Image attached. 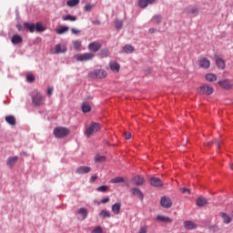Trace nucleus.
<instances>
[{
    "label": "nucleus",
    "instance_id": "obj_29",
    "mask_svg": "<svg viewBox=\"0 0 233 233\" xmlns=\"http://www.w3.org/2000/svg\"><path fill=\"white\" fill-rule=\"evenodd\" d=\"M92 107H90V105L86 102H85L82 105V111L84 112V114H88V112H91Z\"/></svg>",
    "mask_w": 233,
    "mask_h": 233
},
{
    "label": "nucleus",
    "instance_id": "obj_21",
    "mask_svg": "<svg viewBox=\"0 0 233 233\" xmlns=\"http://www.w3.org/2000/svg\"><path fill=\"white\" fill-rule=\"evenodd\" d=\"M69 28L68 26L66 25H62V26H59L56 29V33L58 35H63V34H65L66 32H68Z\"/></svg>",
    "mask_w": 233,
    "mask_h": 233
},
{
    "label": "nucleus",
    "instance_id": "obj_47",
    "mask_svg": "<svg viewBox=\"0 0 233 233\" xmlns=\"http://www.w3.org/2000/svg\"><path fill=\"white\" fill-rule=\"evenodd\" d=\"M92 8H94L93 5H85L86 12H90V10H92Z\"/></svg>",
    "mask_w": 233,
    "mask_h": 233
},
{
    "label": "nucleus",
    "instance_id": "obj_17",
    "mask_svg": "<svg viewBox=\"0 0 233 233\" xmlns=\"http://www.w3.org/2000/svg\"><path fill=\"white\" fill-rule=\"evenodd\" d=\"M184 227L185 228H187V230H194V228H198V226H196L195 223L190 220L185 221Z\"/></svg>",
    "mask_w": 233,
    "mask_h": 233
},
{
    "label": "nucleus",
    "instance_id": "obj_10",
    "mask_svg": "<svg viewBox=\"0 0 233 233\" xmlns=\"http://www.w3.org/2000/svg\"><path fill=\"white\" fill-rule=\"evenodd\" d=\"M198 66L200 68H210V60H208L207 57L200 58L198 60Z\"/></svg>",
    "mask_w": 233,
    "mask_h": 233
},
{
    "label": "nucleus",
    "instance_id": "obj_38",
    "mask_svg": "<svg viewBox=\"0 0 233 233\" xmlns=\"http://www.w3.org/2000/svg\"><path fill=\"white\" fill-rule=\"evenodd\" d=\"M157 219H158L159 221H167V223H170V221H172L170 218L165 216H157Z\"/></svg>",
    "mask_w": 233,
    "mask_h": 233
},
{
    "label": "nucleus",
    "instance_id": "obj_31",
    "mask_svg": "<svg viewBox=\"0 0 233 233\" xmlns=\"http://www.w3.org/2000/svg\"><path fill=\"white\" fill-rule=\"evenodd\" d=\"M221 218L224 220V223H226V225H228V223H230V221H232V218L227 215V213H221Z\"/></svg>",
    "mask_w": 233,
    "mask_h": 233
},
{
    "label": "nucleus",
    "instance_id": "obj_50",
    "mask_svg": "<svg viewBox=\"0 0 233 233\" xmlns=\"http://www.w3.org/2000/svg\"><path fill=\"white\" fill-rule=\"evenodd\" d=\"M71 32H72V34H75L76 35H77V34H81V31L77 28H72Z\"/></svg>",
    "mask_w": 233,
    "mask_h": 233
},
{
    "label": "nucleus",
    "instance_id": "obj_45",
    "mask_svg": "<svg viewBox=\"0 0 233 233\" xmlns=\"http://www.w3.org/2000/svg\"><path fill=\"white\" fill-rule=\"evenodd\" d=\"M198 7H193L189 9V14H193L194 15H198Z\"/></svg>",
    "mask_w": 233,
    "mask_h": 233
},
{
    "label": "nucleus",
    "instance_id": "obj_58",
    "mask_svg": "<svg viewBox=\"0 0 233 233\" xmlns=\"http://www.w3.org/2000/svg\"><path fill=\"white\" fill-rule=\"evenodd\" d=\"M155 32H156V29H154V28L149 29V34H154Z\"/></svg>",
    "mask_w": 233,
    "mask_h": 233
},
{
    "label": "nucleus",
    "instance_id": "obj_44",
    "mask_svg": "<svg viewBox=\"0 0 233 233\" xmlns=\"http://www.w3.org/2000/svg\"><path fill=\"white\" fill-rule=\"evenodd\" d=\"M26 80L28 81V83H34V81H35V76H34V75H27Z\"/></svg>",
    "mask_w": 233,
    "mask_h": 233
},
{
    "label": "nucleus",
    "instance_id": "obj_42",
    "mask_svg": "<svg viewBox=\"0 0 233 233\" xmlns=\"http://www.w3.org/2000/svg\"><path fill=\"white\" fill-rule=\"evenodd\" d=\"M116 28L117 30H121V28H123V21L121 20H116Z\"/></svg>",
    "mask_w": 233,
    "mask_h": 233
},
{
    "label": "nucleus",
    "instance_id": "obj_43",
    "mask_svg": "<svg viewBox=\"0 0 233 233\" xmlns=\"http://www.w3.org/2000/svg\"><path fill=\"white\" fill-rule=\"evenodd\" d=\"M97 192H106L108 190V186H100L96 188Z\"/></svg>",
    "mask_w": 233,
    "mask_h": 233
},
{
    "label": "nucleus",
    "instance_id": "obj_61",
    "mask_svg": "<svg viewBox=\"0 0 233 233\" xmlns=\"http://www.w3.org/2000/svg\"><path fill=\"white\" fill-rule=\"evenodd\" d=\"M213 142H208L207 146L210 147V145H212Z\"/></svg>",
    "mask_w": 233,
    "mask_h": 233
},
{
    "label": "nucleus",
    "instance_id": "obj_27",
    "mask_svg": "<svg viewBox=\"0 0 233 233\" xmlns=\"http://www.w3.org/2000/svg\"><path fill=\"white\" fill-rule=\"evenodd\" d=\"M216 65L221 70H225L226 64H225V60H223L222 58H218L216 60Z\"/></svg>",
    "mask_w": 233,
    "mask_h": 233
},
{
    "label": "nucleus",
    "instance_id": "obj_51",
    "mask_svg": "<svg viewBox=\"0 0 233 233\" xmlns=\"http://www.w3.org/2000/svg\"><path fill=\"white\" fill-rule=\"evenodd\" d=\"M124 136H125L126 139H131V137H132V133H130V132H125V133H124Z\"/></svg>",
    "mask_w": 233,
    "mask_h": 233
},
{
    "label": "nucleus",
    "instance_id": "obj_28",
    "mask_svg": "<svg viewBox=\"0 0 233 233\" xmlns=\"http://www.w3.org/2000/svg\"><path fill=\"white\" fill-rule=\"evenodd\" d=\"M63 21H71L72 23L77 21V17L72 15H67L62 17Z\"/></svg>",
    "mask_w": 233,
    "mask_h": 233
},
{
    "label": "nucleus",
    "instance_id": "obj_20",
    "mask_svg": "<svg viewBox=\"0 0 233 233\" xmlns=\"http://www.w3.org/2000/svg\"><path fill=\"white\" fill-rule=\"evenodd\" d=\"M5 121L8 125H11V127H15L16 125L15 116L12 115L5 116Z\"/></svg>",
    "mask_w": 233,
    "mask_h": 233
},
{
    "label": "nucleus",
    "instance_id": "obj_37",
    "mask_svg": "<svg viewBox=\"0 0 233 233\" xmlns=\"http://www.w3.org/2000/svg\"><path fill=\"white\" fill-rule=\"evenodd\" d=\"M138 5L140 8H147L148 6V2L147 0H139Z\"/></svg>",
    "mask_w": 233,
    "mask_h": 233
},
{
    "label": "nucleus",
    "instance_id": "obj_26",
    "mask_svg": "<svg viewBox=\"0 0 233 233\" xmlns=\"http://www.w3.org/2000/svg\"><path fill=\"white\" fill-rule=\"evenodd\" d=\"M208 202L207 201V198H203V197H199L197 199V206L198 207H205V205H207Z\"/></svg>",
    "mask_w": 233,
    "mask_h": 233
},
{
    "label": "nucleus",
    "instance_id": "obj_22",
    "mask_svg": "<svg viewBox=\"0 0 233 233\" xmlns=\"http://www.w3.org/2000/svg\"><path fill=\"white\" fill-rule=\"evenodd\" d=\"M13 45H19L20 43H23V37L19 35H13L11 39Z\"/></svg>",
    "mask_w": 233,
    "mask_h": 233
},
{
    "label": "nucleus",
    "instance_id": "obj_24",
    "mask_svg": "<svg viewBox=\"0 0 233 233\" xmlns=\"http://www.w3.org/2000/svg\"><path fill=\"white\" fill-rule=\"evenodd\" d=\"M24 26H25V28L29 30V32H31V34H34V32H35V24H30L28 22H25L24 24Z\"/></svg>",
    "mask_w": 233,
    "mask_h": 233
},
{
    "label": "nucleus",
    "instance_id": "obj_57",
    "mask_svg": "<svg viewBox=\"0 0 233 233\" xmlns=\"http://www.w3.org/2000/svg\"><path fill=\"white\" fill-rule=\"evenodd\" d=\"M16 27L19 30V32H21L23 30V26H21V25H17Z\"/></svg>",
    "mask_w": 233,
    "mask_h": 233
},
{
    "label": "nucleus",
    "instance_id": "obj_54",
    "mask_svg": "<svg viewBox=\"0 0 233 233\" xmlns=\"http://www.w3.org/2000/svg\"><path fill=\"white\" fill-rule=\"evenodd\" d=\"M108 201H110V198H106L101 200V203L105 205V203H108Z\"/></svg>",
    "mask_w": 233,
    "mask_h": 233
},
{
    "label": "nucleus",
    "instance_id": "obj_56",
    "mask_svg": "<svg viewBox=\"0 0 233 233\" xmlns=\"http://www.w3.org/2000/svg\"><path fill=\"white\" fill-rule=\"evenodd\" d=\"M156 3V0H147V5H154Z\"/></svg>",
    "mask_w": 233,
    "mask_h": 233
},
{
    "label": "nucleus",
    "instance_id": "obj_5",
    "mask_svg": "<svg viewBox=\"0 0 233 233\" xmlns=\"http://www.w3.org/2000/svg\"><path fill=\"white\" fill-rule=\"evenodd\" d=\"M91 77L94 79H105L106 76V71L104 69H96L94 72L90 73Z\"/></svg>",
    "mask_w": 233,
    "mask_h": 233
},
{
    "label": "nucleus",
    "instance_id": "obj_36",
    "mask_svg": "<svg viewBox=\"0 0 233 233\" xmlns=\"http://www.w3.org/2000/svg\"><path fill=\"white\" fill-rule=\"evenodd\" d=\"M106 157L105 156L96 155V156L95 157V161H96V163H104V161H106Z\"/></svg>",
    "mask_w": 233,
    "mask_h": 233
},
{
    "label": "nucleus",
    "instance_id": "obj_30",
    "mask_svg": "<svg viewBox=\"0 0 233 233\" xmlns=\"http://www.w3.org/2000/svg\"><path fill=\"white\" fill-rule=\"evenodd\" d=\"M109 182L113 184L125 183V178L123 177H116L112 178Z\"/></svg>",
    "mask_w": 233,
    "mask_h": 233
},
{
    "label": "nucleus",
    "instance_id": "obj_48",
    "mask_svg": "<svg viewBox=\"0 0 233 233\" xmlns=\"http://www.w3.org/2000/svg\"><path fill=\"white\" fill-rule=\"evenodd\" d=\"M180 192H181L182 194H187V192L188 194H190V189H188V188H187V187H181V188H180Z\"/></svg>",
    "mask_w": 233,
    "mask_h": 233
},
{
    "label": "nucleus",
    "instance_id": "obj_46",
    "mask_svg": "<svg viewBox=\"0 0 233 233\" xmlns=\"http://www.w3.org/2000/svg\"><path fill=\"white\" fill-rule=\"evenodd\" d=\"M92 233H103V228L98 226L92 231Z\"/></svg>",
    "mask_w": 233,
    "mask_h": 233
},
{
    "label": "nucleus",
    "instance_id": "obj_3",
    "mask_svg": "<svg viewBox=\"0 0 233 233\" xmlns=\"http://www.w3.org/2000/svg\"><path fill=\"white\" fill-rule=\"evenodd\" d=\"M96 57V55L92 53H84L76 56V61L85 62V61H92Z\"/></svg>",
    "mask_w": 233,
    "mask_h": 233
},
{
    "label": "nucleus",
    "instance_id": "obj_15",
    "mask_svg": "<svg viewBox=\"0 0 233 233\" xmlns=\"http://www.w3.org/2000/svg\"><path fill=\"white\" fill-rule=\"evenodd\" d=\"M90 170H92L89 167L86 166H81L79 167L76 168V174H88V172H90Z\"/></svg>",
    "mask_w": 233,
    "mask_h": 233
},
{
    "label": "nucleus",
    "instance_id": "obj_18",
    "mask_svg": "<svg viewBox=\"0 0 233 233\" xmlns=\"http://www.w3.org/2000/svg\"><path fill=\"white\" fill-rule=\"evenodd\" d=\"M109 68L112 70V72H119V69L121 68V66L117 62H110L109 63Z\"/></svg>",
    "mask_w": 233,
    "mask_h": 233
},
{
    "label": "nucleus",
    "instance_id": "obj_11",
    "mask_svg": "<svg viewBox=\"0 0 233 233\" xmlns=\"http://www.w3.org/2000/svg\"><path fill=\"white\" fill-rule=\"evenodd\" d=\"M77 214L78 219L84 221V219H86V216H88V210L86 208H81L78 209Z\"/></svg>",
    "mask_w": 233,
    "mask_h": 233
},
{
    "label": "nucleus",
    "instance_id": "obj_33",
    "mask_svg": "<svg viewBox=\"0 0 233 233\" xmlns=\"http://www.w3.org/2000/svg\"><path fill=\"white\" fill-rule=\"evenodd\" d=\"M80 0H68L66 2L67 6H70L71 8L74 6H77V5L79 4Z\"/></svg>",
    "mask_w": 233,
    "mask_h": 233
},
{
    "label": "nucleus",
    "instance_id": "obj_4",
    "mask_svg": "<svg viewBox=\"0 0 233 233\" xmlns=\"http://www.w3.org/2000/svg\"><path fill=\"white\" fill-rule=\"evenodd\" d=\"M198 94H202L204 96H212V94H214V87L205 85L198 87Z\"/></svg>",
    "mask_w": 233,
    "mask_h": 233
},
{
    "label": "nucleus",
    "instance_id": "obj_14",
    "mask_svg": "<svg viewBox=\"0 0 233 233\" xmlns=\"http://www.w3.org/2000/svg\"><path fill=\"white\" fill-rule=\"evenodd\" d=\"M132 183L137 185V187H142V185H145V178L141 176H136L134 177Z\"/></svg>",
    "mask_w": 233,
    "mask_h": 233
},
{
    "label": "nucleus",
    "instance_id": "obj_2",
    "mask_svg": "<svg viewBox=\"0 0 233 233\" xmlns=\"http://www.w3.org/2000/svg\"><path fill=\"white\" fill-rule=\"evenodd\" d=\"M70 134V129L68 127H58L54 129V136L58 139H63V137H66Z\"/></svg>",
    "mask_w": 233,
    "mask_h": 233
},
{
    "label": "nucleus",
    "instance_id": "obj_19",
    "mask_svg": "<svg viewBox=\"0 0 233 233\" xmlns=\"http://www.w3.org/2000/svg\"><path fill=\"white\" fill-rule=\"evenodd\" d=\"M111 210L113 212V214H115L116 216H117V214H119V212H121V203H115L112 208Z\"/></svg>",
    "mask_w": 233,
    "mask_h": 233
},
{
    "label": "nucleus",
    "instance_id": "obj_39",
    "mask_svg": "<svg viewBox=\"0 0 233 233\" xmlns=\"http://www.w3.org/2000/svg\"><path fill=\"white\" fill-rule=\"evenodd\" d=\"M161 15H156L153 16V23H157V25H159V23H161Z\"/></svg>",
    "mask_w": 233,
    "mask_h": 233
},
{
    "label": "nucleus",
    "instance_id": "obj_12",
    "mask_svg": "<svg viewBox=\"0 0 233 233\" xmlns=\"http://www.w3.org/2000/svg\"><path fill=\"white\" fill-rule=\"evenodd\" d=\"M88 50H90V52H99V50H101V44L98 42H92L88 45Z\"/></svg>",
    "mask_w": 233,
    "mask_h": 233
},
{
    "label": "nucleus",
    "instance_id": "obj_7",
    "mask_svg": "<svg viewBox=\"0 0 233 233\" xmlns=\"http://www.w3.org/2000/svg\"><path fill=\"white\" fill-rule=\"evenodd\" d=\"M218 85L224 90H230L233 87L232 80H229V79L219 80Z\"/></svg>",
    "mask_w": 233,
    "mask_h": 233
},
{
    "label": "nucleus",
    "instance_id": "obj_40",
    "mask_svg": "<svg viewBox=\"0 0 233 233\" xmlns=\"http://www.w3.org/2000/svg\"><path fill=\"white\" fill-rule=\"evenodd\" d=\"M73 46H74L75 50H79V48H81V41H79V40L74 41Z\"/></svg>",
    "mask_w": 233,
    "mask_h": 233
},
{
    "label": "nucleus",
    "instance_id": "obj_1",
    "mask_svg": "<svg viewBox=\"0 0 233 233\" xmlns=\"http://www.w3.org/2000/svg\"><path fill=\"white\" fill-rule=\"evenodd\" d=\"M101 129V125L99 123L91 122L89 127L85 131V136L90 137L93 134H96Z\"/></svg>",
    "mask_w": 233,
    "mask_h": 233
},
{
    "label": "nucleus",
    "instance_id": "obj_53",
    "mask_svg": "<svg viewBox=\"0 0 233 233\" xmlns=\"http://www.w3.org/2000/svg\"><path fill=\"white\" fill-rule=\"evenodd\" d=\"M54 94V87H48L47 89V96H52Z\"/></svg>",
    "mask_w": 233,
    "mask_h": 233
},
{
    "label": "nucleus",
    "instance_id": "obj_23",
    "mask_svg": "<svg viewBox=\"0 0 233 233\" xmlns=\"http://www.w3.org/2000/svg\"><path fill=\"white\" fill-rule=\"evenodd\" d=\"M17 159H19V157H10L7 158L6 165L7 167H12L13 165H15L17 163Z\"/></svg>",
    "mask_w": 233,
    "mask_h": 233
},
{
    "label": "nucleus",
    "instance_id": "obj_60",
    "mask_svg": "<svg viewBox=\"0 0 233 233\" xmlns=\"http://www.w3.org/2000/svg\"><path fill=\"white\" fill-rule=\"evenodd\" d=\"M229 168H230V170H233V162L229 163Z\"/></svg>",
    "mask_w": 233,
    "mask_h": 233
},
{
    "label": "nucleus",
    "instance_id": "obj_34",
    "mask_svg": "<svg viewBox=\"0 0 233 233\" xmlns=\"http://www.w3.org/2000/svg\"><path fill=\"white\" fill-rule=\"evenodd\" d=\"M110 212H108L107 210H101L99 213V217L102 218L103 219H105V218H110Z\"/></svg>",
    "mask_w": 233,
    "mask_h": 233
},
{
    "label": "nucleus",
    "instance_id": "obj_52",
    "mask_svg": "<svg viewBox=\"0 0 233 233\" xmlns=\"http://www.w3.org/2000/svg\"><path fill=\"white\" fill-rule=\"evenodd\" d=\"M215 145H216L217 148H220L221 145H223V141L217 140L215 142Z\"/></svg>",
    "mask_w": 233,
    "mask_h": 233
},
{
    "label": "nucleus",
    "instance_id": "obj_49",
    "mask_svg": "<svg viewBox=\"0 0 233 233\" xmlns=\"http://www.w3.org/2000/svg\"><path fill=\"white\" fill-rule=\"evenodd\" d=\"M148 228L147 226H144L140 228L139 233H147Z\"/></svg>",
    "mask_w": 233,
    "mask_h": 233
},
{
    "label": "nucleus",
    "instance_id": "obj_16",
    "mask_svg": "<svg viewBox=\"0 0 233 233\" xmlns=\"http://www.w3.org/2000/svg\"><path fill=\"white\" fill-rule=\"evenodd\" d=\"M66 52V46L58 44L55 46V53L56 54H65Z\"/></svg>",
    "mask_w": 233,
    "mask_h": 233
},
{
    "label": "nucleus",
    "instance_id": "obj_32",
    "mask_svg": "<svg viewBox=\"0 0 233 233\" xmlns=\"http://www.w3.org/2000/svg\"><path fill=\"white\" fill-rule=\"evenodd\" d=\"M35 30H36V32H45L46 28L41 23H36V25H35Z\"/></svg>",
    "mask_w": 233,
    "mask_h": 233
},
{
    "label": "nucleus",
    "instance_id": "obj_59",
    "mask_svg": "<svg viewBox=\"0 0 233 233\" xmlns=\"http://www.w3.org/2000/svg\"><path fill=\"white\" fill-rule=\"evenodd\" d=\"M94 25H101V22H99V20L94 21L93 22Z\"/></svg>",
    "mask_w": 233,
    "mask_h": 233
},
{
    "label": "nucleus",
    "instance_id": "obj_9",
    "mask_svg": "<svg viewBox=\"0 0 233 233\" xmlns=\"http://www.w3.org/2000/svg\"><path fill=\"white\" fill-rule=\"evenodd\" d=\"M160 205L163 208H170L172 207V200L168 197H163L160 199Z\"/></svg>",
    "mask_w": 233,
    "mask_h": 233
},
{
    "label": "nucleus",
    "instance_id": "obj_6",
    "mask_svg": "<svg viewBox=\"0 0 233 233\" xmlns=\"http://www.w3.org/2000/svg\"><path fill=\"white\" fill-rule=\"evenodd\" d=\"M32 101L35 106H41L45 103V96L38 93L32 97Z\"/></svg>",
    "mask_w": 233,
    "mask_h": 233
},
{
    "label": "nucleus",
    "instance_id": "obj_35",
    "mask_svg": "<svg viewBox=\"0 0 233 233\" xmlns=\"http://www.w3.org/2000/svg\"><path fill=\"white\" fill-rule=\"evenodd\" d=\"M124 52L126 54H132L134 52V47L130 45H127L124 46Z\"/></svg>",
    "mask_w": 233,
    "mask_h": 233
},
{
    "label": "nucleus",
    "instance_id": "obj_13",
    "mask_svg": "<svg viewBox=\"0 0 233 233\" xmlns=\"http://www.w3.org/2000/svg\"><path fill=\"white\" fill-rule=\"evenodd\" d=\"M151 187H163V182L159 177H153L149 179Z\"/></svg>",
    "mask_w": 233,
    "mask_h": 233
},
{
    "label": "nucleus",
    "instance_id": "obj_25",
    "mask_svg": "<svg viewBox=\"0 0 233 233\" xmlns=\"http://www.w3.org/2000/svg\"><path fill=\"white\" fill-rule=\"evenodd\" d=\"M206 79L209 83H214V81H218V76L215 74L208 73L206 75Z\"/></svg>",
    "mask_w": 233,
    "mask_h": 233
},
{
    "label": "nucleus",
    "instance_id": "obj_8",
    "mask_svg": "<svg viewBox=\"0 0 233 233\" xmlns=\"http://www.w3.org/2000/svg\"><path fill=\"white\" fill-rule=\"evenodd\" d=\"M130 192H131L132 196H135L136 198H138V199L143 201L145 195H143V191H141V189H139L137 187H132L130 189Z\"/></svg>",
    "mask_w": 233,
    "mask_h": 233
},
{
    "label": "nucleus",
    "instance_id": "obj_55",
    "mask_svg": "<svg viewBox=\"0 0 233 233\" xmlns=\"http://www.w3.org/2000/svg\"><path fill=\"white\" fill-rule=\"evenodd\" d=\"M96 179H97V176H92L91 177H90V183H94V181H96Z\"/></svg>",
    "mask_w": 233,
    "mask_h": 233
},
{
    "label": "nucleus",
    "instance_id": "obj_41",
    "mask_svg": "<svg viewBox=\"0 0 233 233\" xmlns=\"http://www.w3.org/2000/svg\"><path fill=\"white\" fill-rule=\"evenodd\" d=\"M99 56L100 57H108V49H102Z\"/></svg>",
    "mask_w": 233,
    "mask_h": 233
}]
</instances>
